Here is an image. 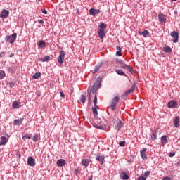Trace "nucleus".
Listing matches in <instances>:
<instances>
[{
    "label": "nucleus",
    "instance_id": "9b49d317",
    "mask_svg": "<svg viewBox=\"0 0 180 180\" xmlns=\"http://www.w3.org/2000/svg\"><path fill=\"white\" fill-rule=\"evenodd\" d=\"M178 106V102L176 101L175 100H172L168 102L167 103V108H176Z\"/></svg>",
    "mask_w": 180,
    "mask_h": 180
},
{
    "label": "nucleus",
    "instance_id": "13d9d810",
    "mask_svg": "<svg viewBox=\"0 0 180 180\" xmlns=\"http://www.w3.org/2000/svg\"><path fill=\"white\" fill-rule=\"evenodd\" d=\"M15 85V84H13V82H11V83H10V86H13Z\"/></svg>",
    "mask_w": 180,
    "mask_h": 180
},
{
    "label": "nucleus",
    "instance_id": "338daca9",
    "mask_svg": "<svg viewBox=\"0 0 180 180\" xmlns=\"http://www.w3.org/2000/svg\"><path fill=\"white\" fill-rule=\"evenodd\" d=\"M38 1H41V0H38Z\"/></svg>",
    "mask_w": 180,
    "mask_h": 180
},
{
    "label": "nucleus",
    "instance_id": "e433bc0d",
    "mask_svg": "<svg viewBox=\"0 0 180 180\" xmlns=\"http://www.w3.org/2000/svg\"><path fill=\"white\" fill-rule=\"evenodd\" d=\"M93 110V113L95 116H98V110L96 109V108H92Z\"/></svg>",
    "mask_w": 180,
    "mask_h": 180
},
{
    "label": "nucleus",
    "instance_id": "de8ad7c7",
    "mask_svg": "<svg viewBox=\"0 0 180 180\" xmlns=\"http://www.w3.org/2000/svg\"><path fill=\"white\" fill-rule=\"evenodd\" d=\"M150 171H146V172H145V173L143 174V175H144L145 176H148L150 175Z\"/></svg>",
    "mask_w": 180,
    "mask_h": 180
},
{
    "label": "nucleus",
    "instance_id": "864d4df0",
    "mask_svg": "<svg viewBox=\"0 0 180 180\" xmlns=\"http://www.w3.org/2000/svg\"><path fill=\"white\" fill-rule=\"evenodd\" d=\"M38 22L41 23V25H43V23H44V21L43 20H39Z\"/></svg>",
    "mask_w": 180,
    "mask_h": 180
},
{
    "label": "nucleus",
    "instance_id": "c756f323",
    "mask_svg": "<svg viewBox=\"0 0 180 180\" xmlns=\"http://www.w3.org/2000/svg\"><path fill=\"white\" fill-rule=\"evenodd\" d=\"M153 136H151L152 140H155L157 139V129L152 131Z\"/></svg>",
    "mask_w": 180,
    "mask_h": 180
},
{
    "label": "nucleus",
    "instance_id": "7c9ffc66",
    "mask_svg": "<svg viewBox=\"0 0 180 180\" xmlns=\"http://www.w3.org/2000/svg\"><path fill=\"white\" fill-rule=\"evenodd\" d=\"M101 67H102V63L95 66L94 73L95 74V72H98V70L101 68Z\"/></svg>",
    "mask_w": 180,
    "mask_h": 180
},
{
    "label": "nucleus",
    "instance_id": "58836bf2",
    "mask_svg": "<svg viewBox=\"0 0 180 180\" xmlns=\"http://www.w3.org/2000/svg\"><path fill=\"white\" fill-rule=\"evenodd\" d=\"M33 141H34L36 143V141H39V136H37V135H34L32 138Z\"/></svg>",
    "mask_w": 180,
    "mask_h": 180
},
{
    "label": "nucleus",
    "instance_id": "6ab92c4d",
    "mask_svg": "<svg viewBox=\"0 0 180 180\" xmlns=\"http://www.w3.org/2000/svg\"><path fill=\"white\" fill-rule=\"evenodd\" d=\"M158 18L161 23H165L167 22V18H165V15H164V14H160L158 15Z\"/></svg>",
    "mask_w": 180,
    "mask_h": 180
},
{
    "label": "nucleus",
    "instance_id": "423d86ee",
    "mask_svg": "<svg viewBox=\"0 0 180 180\" xmlns=\"http://www.w3.org/2000/svg\"><path fill=\"white\" fill-rule=\"evenodd\" d=\"M96 160L100 162L101 165H103L105 163V155H101L100 153H97Z\"/></svg>",
    "mask_w": 180,
    "mask_h": 180
},
{
    "label": "nucleus",
    "instance_id": "393cba45",
    "mask_svg": "<svg viewBox=\"0 0 180 180\" xmlns=\"http://www.w3.org/2000/svg\"><path fill=\"white\" fill-rule=\"evenodd\" d=\"M161 143L163 145H165L168 143L167 139V135H164L161 137Z\"/></svg>",
    "mask_w": 180,
    "mask_h": 180
},
{
    "label": "nucleus",
    "instance_id": "a18cd8bd",
    "mask_svg": "<svg viewBox=\"0 0 180 180\" xmlns=\"http://www.w3.org/2000/svg\"><path fill=\"white\" fill-rule=\"evenodd\" d=\"M116 56H118V57H122V51H117L116 52Z\"/></svg>",
    "mask_w": 180,
    "mask_h": 180
},
{
    "label": "nucleus",
    "instance_id": "ea45409f",
    "mask_svg": "<svg viewBox=\"0 0 180 180\" xmlns=\"http://www.w3.org/2000/svg\"><path fill=\"white\" fill-rule=\"evenodd\" d=\"M27 139H32V137H30V136H29L28 134L25 135L24 136H22V140H26Z\"/></svg>",
    "mask_w": 180,
    "mask_h": 180
},
{
    "label": "nucleus",
    "instance_id": "473e14b6",
    "mask_svg": "<svg viewBox=\"0 0 180 180\" xmlns=\"http://www.w3.org/2000/svg\"><path fill=\"white\" fill-rule=\"evenodd\" d=\"M79 99H80V102H82V103H85V101H86L85 95H84V94H82L80 96V98Z\"/></svg>",
    "mask_w": 180,
    "mask_h": 180
},
{
    "label": "nucleus",
    "instance_id": "ddd939ff",
    "mask_svg": "<svg viewBox=\"0 0 180 180\" xmlns=\"http://www.w3.org/2000/svg\"><path fill=\"white\" fill-rule=\"evenodd\" d=\"M146 151H147V148H146L140 150L141 158H142V160H146L147 158V153H146Z\"/></svg>",
    "mask_w": 180,
    "mask_h": 180
},
{
    "label": "nucleus",
    "instance_id": "6e6552de",
    "mask_svg": "<svg viewBox=\"0 0 180 180\" xmlns=\"http://www.w3.org/2000/svg\"><path fill=\"white\" fill-rule=\"evenodd\" d=\"M64 57H65V51H64V50H61L60 53L58 56V64H64V61L63 60V58H64Z\"/></svg>",
    "mask_w": 180,
    "mask_h": 180
},
{
    "label": "nucleus",
    "instance_id": "c03bdc74",
    "mask_svg": "<svg viewBox=\"0 0 180 180\" xmlns=\"http://www.w3.org/2000/svg\"><path fill=\"white\" fill-rule=\"evenodd\" d=\"M116 61L117 63H118V64H121V65H122V64H124V62H123V60L120 59H117Z\"/></svg>",
    "mask_w": 180,
    "mask_h": 180
},
{
    "label": "nucleus",
    "instance_id": "680f3d73",
    "mask_svg": "<svg viewBox=\"0 0 180 180\" xmlns=\"http://www.w3.org/2000/svg\"><path fill=\"white\" fill-rule=\"evenodd\" d=\"M2 58V53H0V58Z\"/></svg>",
    "mask_w": 180,
    "mask_h": 180
},
{
    "label": "nucleus",
    "instance_id": "5fc2aeb1",
    "mask_svg": "<svg viewBox=\"0 0 180 180\" xmlns=\"http://www.w3.org/2000/svg\"><path fill=\"white\" fill-rule=\"evenodd\" d=\"M116 49L118 51H122V48L120 46H117Z\"/></svg>",
    "mask_w": 180,
    "mask_h": 180
},
{
    "label": "nucleus",
    "instance_id": "f03ea898",
    "mask_svg": "<svg viewBox=\"0 0 180 180\" xmlns=\"http://www.w3.org/2000/svg\"><path fill=\"white\" fill-rule=\"evenodd\" d=\"M119 101H120V97H119V96H115L112 100L110 101V107L112 112L116 110V106L117 103H119Z\"/></svg>",
    "mask_w": 180,
    "mask_h": 180
},
{
    "label": "nucleus",
    "instance_id": "20e7f679",
    "mask_svg": "<svg viewBox=\"0 0 180 180\" xmlns=\"http://www.w3.org/2000/svg\"><path fill=\"white\" fill-rule=\"evenodd\" d=\"M115 122H114V129L117 130V131H119L123 126H124V122H123L120 119L117 118V120H115Z\"/></svg>",
    "mask_w": 180,
    "mask_h": 180
},
{
    "label": "nucleus",
    "instance_id": "72a5a7b5",
    "mask_svg": "<svg viewBox=\"0 0 180 180\" xmlns=\"http://www.w3.org/2000/svg\"><path fill=\"white\" fill-rule=\"evenodd\" d=\"M49 60H50V56H45L44 57V58L41 59V61H42V63H46V62L49 61Z\"/></svg>",
    "mask_w": 180,
    "mask_h": 180
},
{
    "label": "nucleus",
    "instance_id": "cd10ccee",
    "mask_svg": "<svg viewBox=\"0 0 180 180\" xmlns=\"http://www.w3.org/2000/svg\"><path fill=\"white\" fill-rule=\"evenodd\" d=\"M101 82H102V77L100 76L97 77L96 81V82H94V84H97L98 85H99V88H101V86H102Z\"/></svg>",
    "mask_w": 180,
    "mask_h": 180
},
{
    "label": "nucleus",
    "instance_id": "69168bd1",
    "mask_svg": "<svg viewBox=\"0 0 180 180\" xmlns=\"http://www.w3.org/2000/svg\"><path fill=\"white\" fill-rule=\"evenodd\" d=\"M6 136H8V134H6Z\"/></svg>",
    "mask_w": 180,
    "mask_h": 180
},
{
    "label": "nucleus",
    "instance_id": "dca6fc26",
    "mask_svg": "<svg viewBox=\"0 0 180 180\" xmlns=\"http://www.w3.org/2000/svg\"><path fill=\"white\" fill-rule=\"evenodd\" d=\"M23 120H25L24 118H20V120H15L13 121V124L14 126H19V125H20V124H22L23 123Z\"/></svg>",
    "mask_w": 180,
    "mask_h": 180
},
{
    "label": "nucleus",
    "instance_id": "37998d69",
    "mask_svg": "<svg viewBox=\"0 0 180 180\" xmlns=\"http://www.w3.org/2000/svg\"><path fill=\"white\" fill-rule=\"evenodd\" d=\"M138 180H147V178L144 176H140L138 177Z\"/></svg>",
    "mask_w": 180,
    "mask_h": 180
},
{
    "label": "nucleus",
    "instance_id": "09e8293b",
    "mask_svg": "<svg viewBox=\"0 0 180 180\" xmlns=\"http://www.w3.org/2000/svg\"><path fill=\"white\" fill-rule=\"evenodd\" d=\"M168 155L169 157H174L175 156V153H174V152L169 153Z\"/></svg>",
    "mask_w": 180,
    "mask_h": 180
},
{
    "label": "nucleus",
    "instance_id": "7ed1b4c3",
    "mask_svg": "<svg viewBox=\"0 0 180 180\" xmlns=\"http://www.w3.org/2000/svg\"><path fill=\"white\" fill-rule=\"evenodd\" d=\"M17 37H18V34L13 33L11 36V35L6 36L5 40L6 41H7V43H10V44H13V43L16 41Z\"/></svg>",
    "mask_w": 180,
    "mask_h": 180
},
{
    "label": "nucleus",
    "instance_id": "bf43d9fd",
    "mask_svg": "<svg viewBox=\"0 0 180 180\" xmlns=\"http://www.w3.org/2000/svg\"><path fill=\"white\" fill-rule=\"evenodd\" d=\"M13 56H15V53H11V54L9 56V57H10V58H12V57H13Z\"/></svg>",
    "mask_w": 180,
    "mask_h": 180
},
{
    "label": "nucleus",
    "instance_id": "a211bd4d",
    "mask_svg": "<svg viewBox=\"0 0 180 180\" xmlns=\"http://www.w3.org/2000/svg\"><path fill=\"white\" fill-rule=\"evenodd\" d=\"M56 164L58 167H64V165H65V160L64 159H59Z\"/></svg>",
    "mask_w": 180,
    "mask_h": 180
},
{
    "label": "nucleus",
    "instance_id": "4468645a",
    "mask_svg": "<svg viewBox=\"0 0 180 180\" xmlns=\"http://www.w3.org/2000/svg\"><path fill=\"white\" fill-rule=\"evenodd\" d=\"M138 34L139 36H143V37H148V36H150V32H148V30H144V31H139L138 32Z\"/></svg>",
    "mask_w": 180,
    "mask_h": 180
},
{
    "label": "nucleus",
    "instance_id": "412c9836",
    "mask_svg": "<svg viewBox=\"0 0 180 180\" xmlns=\"http://www.w3.org/2000/svg\"><path fill=\"white\" fill-rule=\"evenodd\" d=\"M81 164L82 165H83V167H85L86 168V167L89 165V159H83Z\"/></svg>",
    "mask_w": 180,
    "mask_h": 180
},
{
    "label": "nucleus",
    "instance_id": "4c0bfd02",
    "mask_svg": "<svg viewBox=\"0 0 180 180\" xmlns=\"http://www.w3.org/2000/svg\"><path fill=\"white\" fill-rule=\"evenodd\" d=\"M125 144H126V141H120V142L119 143V146H120V147H124Z\"/></svg>",
    "mask_w": 180,
    "mask_h": 180
},
{
    "label": "nucleus",
    "instance_id": "b1692460",
    "mask_svg": "<svg viewBox=\"0 0 180 180\" xmlns=\"http://www.w3.org/2000/svg\"><path fill=\"white\" fill-rule=\"evenodd\" d=\"M162 50L164 53H171L172 51V49L169 46L163 47Z\"/></svg>",
    "mask_w": 180,
    "mask_h": 180
},
{
    "label": "nucleus",
    "instance_id": "f3484780",
    "mask_svg": "<svg viewBox=\"0 0 180 180\" xmlns=\"http://www.w3.org/2000/svg\"><path fill=\"white\" fill-rule=\"evenodd\" d=\"M173 123L174 124V127H179V116H176L174 118V120L173 121Z\"/></svg>",
    "mask_w": 180,
    "mask_h": 180
},
{
    "label": "nucleus",
    "instance_id": "3c124183",
    "mask_svg": "<svg viewBox=\"0 0 180 180\" xmlns=\"http://www.w3.org/2000/svg\"><path fill=\"white\" fill-rule=\"evenodd\" d=\"M42 13H44V15H47V10H41Z\"/></svg>",
    "mask_w": 180,
    "mask_h": 180
},
{
    "label": "nucleus",
    "instance_id": "c9c22d12",
    "mask_svg": "<svg viewBox=\"0 0 180 180\" xmlns=\"http://www.w3.org/2000/svg\"><path fill=\"white\" fill-rule=\"evenodd\" d=\"M91 92H92L91 90H87V94H88V96H89V102H91V98L92 97Z\"/></svg>",
    "mask_w": 180,
    "mask_h": 180
},
{
    "label": "nucleus",
    "instance_id": "0eeeda50",
    "mask_svg": "<svg viewBox=\"0 0 180 180\" xmlns=\"http://www.w3.org/2000/svg\"><path fill=\"white\" fill-rule=\"evenodd\" d=\"M136 82L131 86V87L128 89L122 96V99H124V98H126V96H127V95H129V94H131V92H133V91H134V89H136Z\"/></svg>",
    "mask_w": 180,
    "mask_h": 180
},
{
    "label": "nucleus",
    "instance_id": "c85d7f7f",
    "mask_svg": "<svg viewBox=\"0 0 180 180\" xmlns=\"http://www.w3.org/2000/svg\"><path fill=\"white\" fill-rule=\"evenodd\" d=\"M12 106L14 109H18L19 108V101H15L13 103Z\"/></svg>",
    "mask_w": 180,
    "mask_h": 180
},
{
    "label": "nucleus",
    "instance_id": "4be33fe9",
    "mask_svg": "<svg viewBox=\"0 0 180 180\" xmlns=\"http://www.w3.org/2000/svg\"><path fill=\"white\" fill-rule=\"evenodd\" d=\"M39 49H43V47H46V41L41 40L38 42Z\"/></svg>",
    "mask_w": 180,
    "mask_h": 180
},
{
    "label": "nucleus",
    "instance_id": "1a4fd4ad",
    "mask_svg": "<svg viewBox=\"0 0 180 180\" xmlns=\"http://www.w3.org/2000/svg\"><path fill=\"white\" fill-rule=\"evenodd\" d=\"M27 163L30 167H36V160L32 156L28 157Z\"/></svg>",
    "mask_w": 180,
    "mask_h": 180
},
{
    "label": "nucleus",
    "instance_id": "aec40b11",
    "mask_svg": "<svg viewBox=\"0 0 180 180\" xmlns=\"http://www.w3.org/2000/svg\"><path fill=\"white\" fill-rule=\"evenodd\" d=\"M8 139L6 136H1L0 141V146H5L8 143Z\"/></svg>",
    "mask_w": 180,
    "mask_h": 180
},
{
    "label": "nucleus",
    "instance_id": "0e129e2a",
    "mask_svg": "<svg viewBox=\"0 0 180 180\" xmlns=\"http://www.w3.org/2000/svg\"><path fill=\"white\" fill-rule=\"evenodd\" d=\"M0 18H1V13H0Z\"/></svg>",
    "mask_w": 180,
    "mask_h": 180
},
{
    "label": "nucleus",
    "instance_id": "6e6d98bb",
    "mask_svg": "<svg viewBox=\"0 0 180 180\" xmlns=\"http://www.w3.org/2000/svg\"><path fill=\"white\" fill-rule=\"evenodd\" d=\"M74 172L75 175H77V174H78V169H76Z\"/></svg>",
    "mask_w": 180,
    "mask_h": 180
},
{
    "label": "nucleus",
    "instance_id": "603ef678",
    "mask_svg": "<svg viewBox=\"0 0 180 180\" xmlns=\"http://www.w3.org/2000/svg\"><path fill=\"white\" fill-rule=\"evenodd\" d=\"M162 180H171V178L169 176H166V177L163 178Z\"/></svg>",
    "mask_w": 180,
    "mask_h": 180
},
{
    "label": "nucleus",
    "instance_id": "f257e3e1",
    "mask_svg": "<svg viewBox=\"0 0 180 180\" xmlns=\"http://www.w3.org/2000/svg\"><path fill=\"white\" fill-rule=\"evenodd\" d=\"M108 27V25L105 24V22H101L98 26V37L102 40L103 37L105 36V30Z\"/></svg>",
    "mask_w": 180,
    "mask_h": 180
},
{
    "label": "nucleus",
    "instance_id": "a19ab883",
    "mask_svg": "<svg viewBox=\"0 0 180 180\" xmlns=\"http://www.w3.org/2000/svg\"><path fill=\"white\" fill-rule=\"evenodd\" d=\"M98 129L99 130H105L106 129V127L105 126L99 125Z\"/></svg>",
    "mask_w": 180,
    "mask_h": 180
},
{
    "label": "nucleus",
    "instance_id": "052dcab7",
    "mask_svg": "<svg viewBox=\"0 0 180 180\" xmlns=\"http://www.w3.org/2000/svg\"><path fill=\"white\" fill-rule=\"evenodd\" d=\"M94 108H96V109H98V107L96 104V105H94Z\"/></svg>",
    "mask_w": 180,
    "mask_h": 180
},
{
    "label": "nucleus",
    "instance_id": "49530a36",
    "mask_svg": "<svg viewBox=\"0 0 180 180\" xmlns=\"http://www.w3.org/2000/svg\"><path fill=\"white\" fill-rule=\"evenodd\" d=\"M128 65H127L126 63H124L121 65L122 68H124V70H126V68H127Z\"/></svg>",
    "mask_w": 180,
    "mask_h": 180
},
{
    "label": "nucleus",
    "instance_id": "79ce46f5",
    "mask_svg": "<svg viewBox=\"0 0 180 180\" xmlns=\"http://www.w3.org/2000/svg\"><path fill=\"white\" fill-rule=\"evenodd\" d=\"M96 103H98V97L96 96V95H95L94 99V104L96 105Z\"/></svg>",
    "mask_w": 180,
    "mask_h": 180
},
{
    "label": "nucleus",
    "instance_id": "2f4dec72",
    "mask_svg": "<svg viewBox=\"0 0 180 180\" xmlns=\"http://www.w3.org/2000/svg\"><path fill=\"white\" fill-rule=\"evenodd\" d=\"M6 77V74L5 73V71L1 70L0 71V79H4Z\"/></svg>",
    "mask_w": 180,
    "mask_h": 180
},
{
    "label": "nucleus",
    "instance_id": "8fccbe9b",
    "mask_svg": "<svg viewBox=\"0 0 180 180\" xmlns=\"http://www.w3.org/2000/svg\"><path fill=\"white\" fill-rule=\"evenodd\" d=\"M60 95L61 98H64V96H65V95L64 94V92H63V91H60Z\"/></svg>",
    "mask_w": 180,
    "mask_h": 180
},
{
    "label": "nucleus",
    "instance_id": "bb28decb",
    "mask_svg": "<svg viewBox=\"0 0 180 180\" xmlns=\"http://www.w3.org/2000/svg\"><path fill=\"white\" fill-rule=\"evenodd\" d=\"M115 71H116L117 74H118V75L127 77V78H129V76H127V75H126V73H124V72L119 70H116Z\"/></svg>",
    "mask_w": 180,
    "mask_h": 180
},
{
    "label": "nucleus",
    "instance_id": "e2e57ef3",
    "mask_svg": "<svg viewBox=\"0 0 180 180\" xmlns=\"http://www.w3.org/2000/svg\"><path fill=\"white\" fill-rule=\"evenodd\" d=\"M172 1H178V0H172Z\"/></svg>",
    "mask_w": 180,
    "mask_h": 180
},
{
    "label": "nucleus",
    "instance_id": "f8f14e48",
    "mask_svg": "<svg viewBox=\"0 0 180 180\" xmlns=\"http://www.w3.org/2000/svg\"><path fill=\"white\" fill-rule=\"evenodd\" d=\"M98 13H101V10L99 9L91 8L89 10V15H91V16H96Z\"/></svg>",
    "mask_w": 180,
    "mask_h": 180
},
{
    "label": "nucleus",
    "instance_id": "4d7b16f0",
    "mask_svg": "<svg viewBox=\"0 0 180 180\" xmlns=\"http://www.w3.org/2000/svg\"><path fill=\"white\" fill-rule=\"evenodd\" d=\"M94 127H95L96 129H98V126L96 124H93Z\"/></svg>",
    "mask_w": 180,
    "mask_h": 180
},
{
    "label": "nucleus",
    "instance_id": "a878e982",
    "mask_svg": "<svg viewBox=\"0 0 180 180\" xmlns=\"http://www.w3.org/2000/svg\"><path fill=\"white\" fill-rule=\"evenodd\" d=\"M40 77H41V73H40V72H36L35 74H34L32 75V79H39V78H40Z\"/></svg>",
    "mask_w": 180,
    "mask_h": 180
},
{
    "label": "nucleus",
    "instance_id": "2eb2a0df",
    "mask_svg": "<svg viewBox=\"0 0 180 180\" xmlns=\"http://www.w3.org/2000/svg\"><path fill=\"white\" fill-rule=\"evenodd\" d=\"M99 84H96V83H94V84L91 86V93L92 94H95L98 89H99Z\"/></svg>",
    "mask_w": 180,
    "mask_h": 180
},
{
    "label": "nucleus",
    "instance_id": "f704fd0d",
    "mask_svg": "<svg viewBox=\"0 0 180 180\" xmlns=\"http://www.w3.org/2000/svg\"><path fill=\"white\" fill-rule=\"evenodd\" d=\"M125 70H127V71H129V72H131V74H133L134 70L132 69L131 67H130V65L127 66V68H125Z\"/></svg>",
    "mask_w": 180,
    "mask_h": 180
},
{
    "label": "nucleus",
    "instance_id": "39448f33",
    "mask_svg": "<svg viewBox=\"0 0 180 180\" xmlns=\"http://www.w3.org/2000/svg\"><path fill=\"white\" fill-rule=\"evenodd\" d=\"M170 36L173 38V43H178L179 40V32L173 31L171 32Z\"/></svg>",
    "mask_w": 180,
    "mask_h": 180
},
{
    "label": "nucleus",
    "instance_id": "9d476101",
    "mask_svg": "<svg viewBox=\"0 0 180 180\" xmlns=\"http://www.w3.org/2000/svg\"><path fill=\"white\" fill-rule=\"evenodd\" d=\"M8 16H9V11L6 10L5 8L2 9L1 12V19H6V18H8Z\"/></svg>",
    "mask_w": 180,
    "mask_h": 180
},
{
    "label": "nucleus",
    "instance_id": "5701e85b",
    "mask_svg": "<svg viewBox=\"0 0 180 180\" xmlns=\"http://www.w3.org/2000/svg\"><path fill=\"white\" fill-rule=\"evenodd\" d=\"M120 178L123 180H127L129 179V175L127 174V173L122 172Z\"/></svg>",
    "mask_w": 180,
    "mask_h": 180
}]
</instances>
